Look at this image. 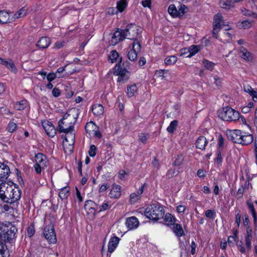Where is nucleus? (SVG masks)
I'll list each match as a JSON object with an SVG mask.
<instances>
[{"label":"nucleus","instance_id":"c85d7f7f","mask_svg":"<svg viewBox=\"0 0 257 257\" xmlns=\"http://www.w3.org/2000/svg\"><path fill=\"white\" fill-rule=\"evenodd\" d=\"M207 144V141L204 136L199 137L196 141V147L201 150H204Z\"/></svg>","mask_w":257,"mask_h":257},{"label":"nucleus","instance_id":"aec40b11","mask_svg":"<svg viewBox=\"0 0 257 257\" xmlns=\"http://www.w3.org/2000/svg\"><path fill=\"white\" fill-rule=\"evenodd\" d=\"M42 124L44 129L47 135L50 137H53L56 134V131L54 126L52 125L51 122L45 121L43 122Z\"/></svg>","mask_w":257,"mask_h":257},{"label":"nucleus","instance_id":"603ef678","mask_svg":"<svg viewBox=\"0 0 257 257\" xmlns=\"http://www.w3.org/2000/svg\"><path fill=\"white\" fill-rule=\"evenodd\" d=\"M62 76H57L56 73H49L47 74L46 78L49 82H51V81H53L56 77L60 78Z\"/></svg>","mask_w":257,"mask_h":257},{"label":"nucleus","instance_id":"c756f323","mask_svg":"<svg viewBox=\"0 0 257 257\" xmlns=\"http://www.w3.org/2000/svg\"><path fill=\"white\" fill-rule=\"evenodd\" d=\"M188 48L189 54L186 56V57L191 58L193 56L197 54L201 48L200 45H191Z\"/></svg>","mask_w":257,"mask_h":257},{"label":"nucleus","instance_id":"5fc2aeb1","mask_svg":"<svg viewBox=\"0 0 257 257\" xmlns=\"http://www.w3.org/2000/svg\"><path fill=\"white\" fill-rule=\"evenodd\" d=\"M128 175V173L123 170H121L119 171L118 177L121 180H124L126 176Z\"/></svg>","mask_w":257,"mask_h":257},{"label":"nucleus","instance_id":"6ab92c4d","mask_svg":"<svg viewBox=\"0 0 257 257\" xmlns=\"http://www.w3.org/2000/svg\"><path fill=\"white\" fill-rule=\"evenodd\" d=\"M10 169L8 165L0 162V181L7 179L10 175Z\"/></svg>","mask_w":257,"mask_h":257},{"label":"nucleus","instance_id":"774afa93","mask_svg":"<svg viewBox=\"0 0 257 257\" xmlns=\"http://www.w3.org/2000/svg\"><path fill=\"white\" fill-rule=\"evenodd\" d=\"M52 93L54 97H58L60 94V91L58 88L55 87L52 90Z\"/></svg>","mask_w":257,"mask_h":257},{"label":"nucleus","instance_id":"338daca9","mask_svg":"<svg viewBox=\"0 0 257 257\" xmlns=\"http://www.w3.org/2000/svg\"><path fill=\"white\" fill-rule=\"evenodd\" d=\"M35 230L33 226H30L28 228L27 235L29 237H31L34 233Z\"/></svg>","mask_w":257,"mask_h":257},{"label":"nucleus","instance_id":"1a4fd4ad","mask_svg":"<svg viewBox=\"0 0 257 257\" xmlns=\"http://www.w3.org/2000/svg\"><path fill=\"white\" fill-rule=\"evenodd\" d=\"M15 228L9 229L8 227L0 224V241L12 242L15 237Z\"/></svg>","mask_w":257,"mask_h":257},{"label":"nucleus","instance_id":"3c124183","mask_svg":"<svg viewBox=\"0 0 257 257\" xmlns=\"http://www.w3.org/2000/svg\"><path fill=\"white\" fill-rule=\"evenodd\" d=\"M17 127V124L13 121H11L8 124L7 129L9 132L13 133L16 130Z\"/></svg>","mask_w":257,"mask_h":257},{"label":"nucleus","instance_id":"2f4dec72","mask_svg":"<svg viewBox=\"0 0 257 257\" xmlns=\"http://www.w3.org/2000/svg\"><path fill=\"white\" fill-rule=\"evenodd\" d=\"M28 106V101L26 99L16 102L14 104V107L18 110L25 109Z\"/></svg>","mask_w":257,"mask_h":257},{"label":"nucleus","instance_id":"bb28decb","mask_svg":"<svg viewBox=\"0 0 257 257\" xmlns=\"http://www.w3.org/2000/svg\"><path fill=\"white\" fill-rule=\"evenodd\" d=\"M244 91L248 93L251 97L253 101L257 102V91H255L249 85H244L243 87Z\"/></svg>","mask_w":257,"mask_h":257},{"label":"nucleus","instance_id":"a211bd4d","mask_svg":"<svg viewBox=\"0 0 257 257\" xmlns=\"http://www.w3.org/2000/svg\"><path fill=\"white\" fill-rule=\"evenodd\" d=\"M125 225L128 230H133L137 228L139 225V221L135 216L128 217L125 221Z\"/></svg>","mask_w":257,"mask_h":257},{"label":"nucleus","instance_id":"4468645a","mask_svg":"<svg viewBox=\"0 0 257 257\" xmlns=\"http://www.w3.org/2000/svg\"><path fill=\"white\" fill-rule=\"evenodd\" d=\"M109 44L111 45H115L125 38L123 30L117 29L110 35Z\"/></svg>","mask_w":257,"mask_h":257},{"label":"nucleus","instance_id":"58836bf2","mask_svg":"<svg viewBox=\"0 0 257 257\" xmlns=\"http://www.w3.org/2000/svg\"><path fill=\"white\" fill-rule=\"evenodd\" d=\"M9 15L5 11H0V24H5L9 22Z\"/></svg>","mask_w":257,"mask_h":257},{"label":"nucleus","instance_id":"20e7f679","mask_svg":"<svg viewBox=\"0 0 257 257\" xmlns=\"http://www.w3.org/2000/svg\"><path fill=\"white\" fill-rule=\"evenodd\" d=\"M142 32V29L140 27L131 24L127 26L124 30H123V35L125 38L133 40V43L139 42L140 38V34Z\"/></svg>","mask_w":257,"mask_h":257},{"label":"nucleus","instance_id":"a18cd8bd","mask_svg":"<svg viewBox=\"0 0 257 257\" xmlns=\"http://www.w3.org/2000/svg\"><path fill=\"white\" fill-rule=\"evenodd\" d=\"M27 14V10L25 8L21 9L17 13L14 14V18L15 19H19L25 16Z\"/></svg>","mask_w":257,"mask_h":257},{"label":"nucleus","instance_id":"423d86ee","mask_svg":"<svg viewBox=\"0 0 257 257\" xmlns=\"http://www.w3.org/2000/svg\"><path fill=\"white\" fill-rule=\"evenodd\" d=\"M213 26L212 34L213 37L216 39L217 38V34L220 29H223L225 31L230 29V27L228 25L225 24L222 16L219 14L214 16Z\"/></svg>","mask_w":257,"mask_h":257},{"label":"nucleus","instance_id":"e2e57ef3","mask_svg":"<svg viewBox=\"0 0 257 257\" xmlns=\"http://www.w3.org/2000/svg\"><path fill=\"white\" fill-rule=\"evenodd\" d=\"M236 234H237V231H235V232H234V236H229L228 237L227 242L229 244H230V243L233 244V243L235 240V237L236 236Z\"/></svg>","mask_w":257,"mask_h":257},{"label":"nucleus","instance_id":"680f3d73","mask_svg":"<svg viewBox=\"0 0 257 257\" xmlns=\"http://www.w3.org/2000/svg\"><path fill=\"white\" fill-rule=\"evenodd\" d=\"M117 11L113 7H110L107 9L106 13L109 15H114L117 13Z\"/></svg>","mask_w":257,"mask_h":257},{"label":"nucleus","instance_id":"9b49d317","mask_svg":"<svg viewBox=\"0 0 257 257\" xmlns=\"http://www.w3.org/2000/svg\"><path fill=\"white\" fill-rule=\"evenodd\" d=\"M43 233L46 239L50 243H54L56 242L57 239L54 228L52 224H50L45 227Z\"/></svg>","mask_w":257,"mask_h":257},{"label":"nucleus","instance_id":"e433bc0d","mask_svg":"<svg viewBox=\"0 0 257 257\" xmlns=\"http://www.w3.org/2000/svg\"><path fill=\"white\" fill-rule=\"evenodd\" d=\"M173 232L175 233V234L179 236H182L184 235V233L183 230L182 228L181 225L179 224H174L173 227Z\"/></svg>","mask_w":257,"mask_h":257},{"label":"nucleus","instance_id":"f8f14e48","mask_svg":"<svg viewBox=\"0 0 257 257\" xmlns=\"http://www.w3.org/2000/svg\"><path fill=\"white\" fill-rule=\"evenodd\" d=\"M128 71L125 69H122L119 64H116L114 69V74L118 76L117 81L119 82H125L128 77L126 75Z\"/></svg>","mask_w":257,"mask_h":257},{"label":"nucleus","instance_id":"09e8293b","mask_svg":"<svg viewBox=\"0 0 257 257\" xmlns=\"http://www.w3.org/2000/svg\"><path fill=\"white\" fill-rule=\"evenodd\" d=\"M149 138V135L148 134L141 133L139 135V140L143 144H146Z\"/></svg>","mask_w":257,"mask_h":257},{"label":"nucleus","instance_id":"7c9ffc66","mask_svg":"<svg viewBox=\"0 0 257 257\" xmlns=\"http://www.w3.org/2000/svg\"><path fill=\"white\" fill-rule=\"evenodd\" d=\"M253 23V21L252 20H244L237 22V26L240 29H248L251 27Z\"/></svg>","mask_w":257,"mask_h":257},{"label":"nucleus","instance_id":"79ce46f5","mask_svg":"<svg viewBox=\"0 0 257 257\" xmlns=\"http://www.w3.org/2000/svg\"><path fill=\"white\" fill-rule=\"evenodd\" d=\"M202 65L206 69L210 71H212L215 66L214 63L206 59H203L202 60Z\"/></svg>","mask_w":257,"mask_h":257},{"label":"nucleus","instance_id":"c9c22d12","mask_svg":"<svg viewBox=\"0 0 257 257\" xmlns=\"http://www.w3.org/2000/svg\"><path fill=\"white\" fill-rule=\"evenodd\" d=\"M127 6V3L126 0H120L117 2L116 5L117 11L118 12L122 13Z\"/></svg>","mask_w":257,"mask_h":257},{"label":"nucleus","instance_id":"864d4df0","mask_svg":"<svg viewBox=\"0 0 257 257\" xmlns=\"http://www.w3.org/2000/svg\"><path fill=\"white\" fill-rule=\"evenodd\" d=\"M252 236H245V244L248 249H250L251 248V240Z\"/></svg>","mask_w":257,"mask_h":257},{"label":"nucleus","instance_id":"dca6fc26","mask_svg":"<svg viewBox=\"0 0 257 257\" xmlns=\"http://www.w3.org/2000/svg\"><path fill=\"white\" fill-rule=\"evenodd\" d=\"M242 134H244V132H241L240 130H235L232 131H229L227 133V136L229 140L232 141L233 143H238L240 141V140Z\"/></svg>","mask_w":257,"mask_h":257},{"label":"nucleus","instance_id":"4be33fe9","mask_svg":"<svg viewBox=\"0 0 257 257\" xmlns=\"http://www.w3.org/2000/svg\"><path fill=\"white\" fill-rule=\"evenodd\" d=\"M144 189V186L142 185L138 190L137 193H133L130 195V200L132 203H135L140 199L141 194Z\"/></svg>","mask_w":257,"mask_h":257},{"label":"nucleus","instance_id":"052dcab7","mask_svg":"<svg viewBox=\"0 0 257 257\" xmlns=\"http://www.w3.org/2000/svg\"><path fill=\"white\" fill-rule=\"evenodd\" d=\"M186 209L185 205H180L177 206L176 210L178 213H184Z\"/></svg>","mask_w":257,"mask_h":257},{"label":"nucleus","instance_id":"f3484780","mask_svg":"<svg viewBox=\"0 0 257 257\" xmlns=\"http://www.w3.org/2000/svg\"><path fill=\"white\" fill-rule=\"evenodd\" d=\"M121 195V187L117 184H113L108 193V196L112 199H118Z\"/></svg>","mask_w":257,"mask_h":257},{"label":"nucleus","instance_id":"4c0bfd02","mask_svg":"<svg viewBox=\"0 0 257 257\" xmlns=\"http://www.w3.org/2000/svg\"><path fill=\"white\" fill-rule=\"evenodd\" d=\"M70 189L67 187H65L62 188L59 192V196L62 200H64L67 198L69 194Z\"/></svg>","mask_w":257,"mask_h":257},{"label":"nucleus","instance_id":"49530a36","mask_svg":"<svg viewBox=\"0 0 257 257\" xmlns=\"http://www.w3.org/2000/svg\"><path fill=\"white\" fill-rule=\"evenodd\" d=\"M247 205L250 210V212L253 217V220L255 221V220H257V215L256 214L255 209L254 208L253 205L252 203H247Z\"/></svg>","mask_w":257,"mask_h":257},{"label":"nucleus","instance_id":"8fccbe9b","mask_svg":"<svg viewBox=\"0 0 257 257\" xmlns=\"http://www.w3.org/2000/svg\"><path fill=\"white\" fill-rule=\"evenodd\" d=\"M118 57V53L115 50L112 51L109 56V60L111 61V63L115 62Z\"/></svg>","mask_w":257,"mask_h":257},{"label":"nucleus","instance_id":"412c9836","mask_svg":"<svg viewBox=\"0 0 257 257\" xmlns=\"http://www.w3.org/2000/svg\"><path fill=\"white\" fill-rule=\"evenodd\" d=\"M240 57L246 61H251L252 59V55L243 47H241L239 50Z\"/></svg>","mask_w":257,"mask_h":257},{"label":"nucleus","instance_id":"5701e85b","mask_svg":"<svg viewBox=\"0 0 257 257\" xmlns=\"http://www.w3.org/2000/svg\"><path fill=\"white\" fill-rule=\"evenodd\" d=\"M119 241V238L118 237L114 236L111 237L108 244V251L112 253L117 246Z\"/></svg>","mask_w":257,"mask_h":257},{"label":"nucleus","instance_id":"f257e3e1","mask_svg":"<svg viewBox=\"0 0 257 257\" xmlns=\"http://www.w3.org/2000/svg\"><path fill=\"white\" fill-rule=\"evenodd\" d=\"M21 198L19 187L12 181L4 182L0 184V198L4 202L13 203Z\"/></svg>","mask_w":257,"mask_h":257},{"label":"nucleus","instance_id":"9d476101","mask_svg":"<svg viewBox=\"0 0 257 257\" xmlns=\"http://www.w3.org/2000/svg\"><path fill=\"white\" fill-rule=\"evenodd\" d=\"M187 7L184 5H179L177 8L174 4L170 5L168 8L169 14L173 18L181 17L185 14Z\"/></svg>","mask_w":257,"mask_h":257},{"label":"nucleus","instance_id":"6e6d98bb","mask_svg":"<svg viewBox=\"0 0 257 257\" xmlns=\"http://www.w3.org/2000/svg\"><path fill=\"white\" fill-rule=\"evenodd\" d=\"M110 206L108 204V202H105L102 203V205H101L99 206V211H104L105 210H106L110 208Z\"/></svg>","mask_w":257,"mask_h":257},{"label":"nucleus","instance_id":"0eeeda50","mask_svg":"<svg viewBox=\"0 0 257 257\" xmlns=\"http://www.w3.org/2000/svg\"><path fill=\"white\" fill-rule=\"evenodd\" d=\"M35 162L34 169L38 174H41L42 171L44 170L48 165L46 156L40 153L35 155Z\"/></svg>","mask_w":257,"mask_h":257},{"label":"nucleus","instance_id":"69168bd1","mask_svg":"<svg viewBox=\"0 0 257 257\" xmlns=\"http://www.w3.org/2000/svg\"><path fill=\"white\" fill-rule=\"evenodd\" d=\"M216 160L218 164H220L222 162V158L221 157V152L220 151H218L216 153Z\"/></svg>","mask_w":257,"mask_h":257},{"label":"nucleus","instance_id":"f03ea898","mask_svg":"<svg viewBox=\"0 0 257 257\" xmlns=\"http://www.w3.org/2000/svg\"><path fill=\"white\" fill-rule=\"evenodd\" d=\"M145 215L150 219L158 220L165 215L163 207L159 203H154L149 205L145 210Z\"/></svg>","mask_w":257,"mask_h":257},{"label":"nucleus","instance_id":"0e129e2a","mask_svg":"<svg viewBox=\"0 0 257 257\" xmlns=\"http://www.w3.org/2000/svg\"><path fill=\"white\" fill-rule=\"evenodd\" d=\"M152 0H144L142 2V5L144 7L150 8L151 6Z\"/></svg>","mask_w":257,"mask_h":257},{"label":"nucleus","instance_id":"c03bdc74","mask_svg":"<svg viewBox=\"0 0 257 257\" xmlns=\"http://www.w3.org/2000/svg\"><path fill=\"white\" fill-rule=\"evenodd\" d=\"M178 122L176 120H174L171 122L167 128V131L169 133H173L176 129L177 126L178 125Z\"/></svg>","mask_w":257,"mask_h":257},{"label":"nucleus","instance_id":"ea45409f","mask_svg":"<svg viewBox=\"0 0 257 257\" xmlns=\"http://www.w3.org/2000/svg\"><path fill=\"white\" fill-rule=\"evenodd\" d=\"M164 217L165 223L167 225L175 224V218L172 214L167 213Z\"/></svg>","mask_w":257,"mask_h":257},{"label":"nucleus","instance_id":"13d9d810","mask_svg":"<svg viewBox=\"0 0 257 257\" xmlns=\"http://www.w3.org/2000/svg\"><path fill=\"white\" fill-rule=\"evenodd\" d=\"M241 12L243 15L245 16H252L253 17H255L256 14L255 13H252V12L246 10L245 9H243L241 10Z\"/></svg>","mask_w":257,"mask_h":257},{"label":"nucleus","instance_id":"bf43d9fd","mask_svg":"<svg viewBox=\"0 0 257 257\" xmlns=\"http://www.w3.org/2000/svg\"><path fill=\"white\" fill-rule=\"evenodd\" d=\"M96 147L94 145H92L90 146V149L89 150V155L90 157H94L96 155Z\"/></svg>","mask_w":257,"mask_h":257},{"label":"nucleus","instance_id":"7ed1b4c3","mask_svg":"<svg viewBox=\"0 0 257 257\" xmlns=\"http://www.w3.org/2000/svg\"><path fill=\"white\" fill-rule=\"evenodd\" d=\"M218 117L225 121H236L239 118V113L230 107H226L218 112Z\"/></svg>","mask_w":257,"mask_h":257},{"label":"nucleus","instance_id":"ddd939ff","mask_svg":"<svg viewBox=\"0 0 257 257\" xmlns=\"http://www.w3.org/2000/svg\"><path fill=\"white\" fill-rule=\"evenodd\" d=\"M85 130L90 136L95 137L98 139L101 137V134L98 130V127L92 121L88 122L86 124Z\"/></svg>","mask_w":257,"mask_h":257},{"label":"nucleus","instance_id":"393cba45","mask_svg":"<svg viewBox=\"0 0 257 257\" xmlns=\"http://www.w3.org/2000/svg\"><path fill=\"white\" fill-rule=\"evenodd\" d=\"M0 64L6 66L12 72H16L17 71V69L14 63L11 60H6L0 58Z\"/></svg>","mask_w":257,"mask_h":257},{"label":"nucleus","instance_id":"37998d69","mask_svg":"<svg viewBox=\"0 0 257 257\" xmlns=\"http://www.w3.org/2000/svg\"><path fill=\"white\" fill-rule=\"evenodd\" d=\"M169 75V71L167 70H161L159 71H156L155 72V75L158 77H162V79H164L167 80V75Z\"/></svg>","mask_w":257,"mask_h":257},{"label":"nucleus","instance_id":"de8ad7c7","mask_svg":"<svg viewBox=\"0 0 257 257\" xmlns=\"http://www.w3.org/2000/svg\"><path fill=\"white\" fill-rule=\"evenodd\" d=\"M184 158L183 155H178L177 157L175 158V160L174 162L173 165L176 166H180L181 165L183 162Z\"/></svg>","mask_w":257,"mask_h":257},{"label":"nucleus","instance_id":"473e14b6","mask_svg":"<svg viewBox=\"0 0 257 257\" xmlns=\"http://www.w3.org/2000/svg\"><path fill=\"white\" fill-rule=\"evenodd\" d=\"M219 5L221 8L226 10H229L234 7L231 0H221L219 2Z\"/></svg>","mask_w":257,"mask_h":257},{"label":"nucleus","instance_id":"a19ab883","mask_svg":"<svg viewBox=\"0 0 257 257\" xmlns=\"http://www.w3.org/2000/svg\"><path fill=\"white\" fill-rule=\"evenodd\" d=\"M177 61V58L175 55L167 57L164 60V63L167 65H172L175 64Z\"/></svg>","mask_w":257,"mask_h":257},{"label":"nucleus","instance_id":"72a5a7b5","mask_svg":"<svg viewBox=\"0 0 257 257\" xmlns=\"http://www.w3.org/2000/svg\"><path fill=\"white\" fill-rule=\"evenodd\" d=\"M10 254L6 244L0 241V257H9Z\"/></svg>","mask_w":257,"mask_h":257},{"label":"nucleus","instance_id":"6e6552de","mask_svg":"<svg viewBox=\"0 0 257 257\" xmlns=\"http://www.w3.org/2000/svg\"><path fill=\"white\" fill-rule=\"evenodd\" d=\"M65 134V140L63 141V148L66 152L71 153L73 150V146L75 143V133L74 130L68 132H64Z\"/></svg>","mask_w":257,"mask_h":257},{"label":"nucleus","instance_id":"cd10ccee","mask_svg":"<svg viewBox=\"0 0 257 257\" xmlns=\"http://www.w3.org/2000/svg\"><path fill=\"white\" fill-rule=\"evenodd\" d=\"M50 44V39L46 37H41L37 43V46L40 48H47Z\"/></svg>","mask_w":257,"mask_h":257},{"label":"nucleus","instance_id":"4d7b16f0","mask_svg":"<svg viewBox=\"0 0 257 257\" xmlns=\"http://www.w3.org/2000/svg\"><path fill=\"white\" fill-rule=\"evenodd\" d=\"M205 214L206 217L213 219L215 216V212L212 210H207L206 211Z\"/></svg>","mask_w":257,"mask_h":257},{"label":"nucleus","instance_id":"2eb2a0df","mask_svg":"<svg viewBox=\"0 0 257 257\" xmlns=\"http://www.w3.org/2000/svg\"><path fill=\"white\" fill-rule=\"evenodd\" d=\"M141 46L139 42L133 43V48L128 53V58L132 61H135L138 56V53L141 50Z\"/></svg>","mask_w":257,"mask_h":257},{"label":"nucleus","instance_id":"b1692460","mask_svg":"<svg viewBox=\"0 0 257 257\" xmlns=\"http://www.w3.org/2000/svg\"><path fill=\"white\" fill-rule=\"evenodd\" d=\"M92 111L94 115L100 117L104 113V108L100 104H94L92 106Z\"/></svg>","mask_w":257,"mask_h":257},{"label":"nucleus","instance_id":"39448f33","mask_svg":"<svg viewBox=\"0 0 257 257\" xmlns=\"http://www.w3.org/2000/svg\"><path fill=\"white\" fill-rule=\"evenodd\" d=\"M74 118L67 114L63 115V118L59 121L58 126L60 132H68L74 130Z\"/></svg>","mask_w":257,"mask_h":257},{"label":"nucleus","instance_id":"f704fd0d","mask_svg":"<svg viewBox=\"0 0 257 257\" xmlns=\"http://www.w3.org/2000/svg\"><path fill=\"white\" fill-rule=\"evenodd\" d=\"M138 91V87L136 84H133L127 87V95L128 97H132L136 94Z\"/></svg>","mask_w":257,"mask_h":257},{"label":"nucleus","instance_id":"a878e982","mask_svg":"<svg viewBox=\"0 0 257 257\" xmlns=\"http://www.w3.org/2000/svg\"><path fill=\"white\" fill-rule=\"evenodd\" d=\"M240 140L241 141L238 142V144L243 145H247L253 141V137L250 134H246L245 133H244V134H242Z\"/></svg>","mask_w":257,"mask_h":257}]
</instances>
